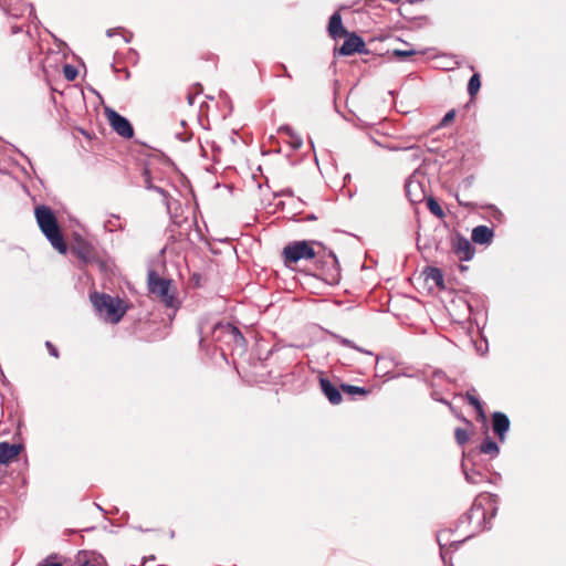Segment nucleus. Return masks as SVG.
<instances>
[{
  "label": "nucleus",
  "instance_id": "1",
  "mask_svg": "<svg viewBox=\"0 0 566 566\" xmlns=\"http://www.w3.org/2000/svg\"><path fill=\"white\" fill-rule=\"evenodd\" d=\"M147 284L151 296L161 303L167 310L172 311V313L169 314V317L172 318L181 306V301L178 297L177 286L174 281L161 277L156 271L149 270Z\"/></svg>",
  "mask_w": 566,
  "mask_h": 566
},
{
  "label": "nucleus",
  "instance_id": "2",
  "mask_svg": "<svg viewBox=\"0 0 566 566\" xmlns=\"http://www.w3.org/2000/svg\"><path fill=\"white\" fill-rule=\"evenodd\" d=\"M34 212L41 231L50 241L52 247L62 254L66 253L67 245L63 239L53 211L46 206H39L35 208Z\"/></svg>",
  "mask_w": 566,
  "mask_h": 566
},
{
  "label": "nucleus",
  "instance_id": "3",
  "mask_svg": "<svg viewBox=\"0 0 566 566\" xmlns=\"http://www.w3.org/2000/svg\"><path fill=\"white\" fill-rule=\"evenodd\" d=\"M91 301L98 315L106 322L116 324L125 315V307H122V301L105 293L91 294Z\"/></svg>",
  "mask_w": 566,
  "mask_h": 566
},
{
  "label": "nucleus",
  "instance_id": "4",
  "mask_svg": "<svg viewBox=\"0 0 566 566\" xmlns=\"http://www.w3.org/2000/svg\"><path fill=\"white\" fill-rule=\"evenodd\" d=\"M484 502L492 509L491 517H493L496 512V495L488 494L485 496H479L478 499H475L469 513L463 515L460 522L472 523L473 521H475V530L478 531L490 528V523L486 521V509L484 506Z\"/></svg>",
  "mask_w": 566,
  "mask_h": 566
},
{
  "label": "nucleus",
  "instance_id": "5",
  "mask_svg": "<svg viewBox=\"0 0 566 566\" xmlns=\"http://www.w3.org/2000/svg\"><path fill=\"white\" fill-rule=\"evenodd\" d=\"M315 255L312 243L307 241H294L283 249V258L286 264L296 263L301 260H311Z\"/></svg>",
  "mask_w": 566,
  "mask_h": 566
},
{
  "label": "nucleus",
  "instance_id": "6",
  "mask_svg": "<svg viewBox=\"0 0 566 566\" xmlns=\"http://www.w3.org/2000/svg\"><path fill=\"white\" fill-rule=\"evenodd\" d=\"M107 119L112 128L124 138H132L134 129L129 120L114 109L106 111Z\"/></svg>",
  "mask_w": 566,
  "mask_h": 566
},
{
  "label": "nucleus",
  "instance_id": "7",
  "mask_svg": "<svg viewBox=\"0 0 566 566\" xmlns=\"http://www.w3.org/2000/svg\"><path fill=\"white\" fill-rule=\"evenodd\" d=\"M213 335L216 339H220V335L224 336L229 342H233L238 346L244 345V337L238 327L233 326L230 323H219L214 326Z\"/></svg>",
  "mask_w": 566,
  "mask_h": 566
},
{
  "label": "nucleus",
  "instance_id": "8",
  "mask_svg": "<svg viewBox=\"0 0 566 566\" xmlns=\"http://www.w3.org/2000/svg\"><path fill=\"white\" fill-rule=\"evenodd\" d=\"M346 39L339 48V54L344 56L352 55L354 53H366V44L364 40L356 33H348L345 35Z\"/></svg>",
  "mask_w": 566,
  "mask_h": 566
},
{
  "label": "nucleus",
  "instance_id": "9",
  "mask_svg": "<svg viewBox=\"0 0 566 566\" xmlns=\"http://www.w3.org/2000/svg\"><path fill=\"white\" fill-rule=\"evenodd\" d=\"M322 271L325 275V281L328 283H336L339 279V263L333 251L328 252L327 260L319 261Z\"/></svg>",
  "mask_w": 566,
  "mask_h": 566
},
{
  "label": "nucleus",
  "instance_id": "10",
  "mask_svg": "<svg viewBox=\"0 0 566 566\" xmlns=\"http://www.w3.org/2000/svg\"><path fill=\"white\" fill-rule=\"evenodd\" d=\"M492 428L493 432L497 436L499 440L503 442L505 440L506 432L510 429L509 417L501 412L495 411L492 413Z\"/></svg>",
  "mask_w": 566,
  "mask_h": 566
},
{
  "label": "nucleus",
  "instance_id": "11",
  "mask_svg": "<svg viewBox=\"0 0 566 566\" xmlns=\"http://www.w3.org/2000/svg\"><path fill=\"white\" fill-rule=\"evenodd\" d=\"M319 386L332 405H339L343 400L340 390L335 387L327 378H319Z\"/></svg>",
  "mask_w": 566,
  "mask_h": 566
},
{
  "label": "nucleus",
  "instance_id": "12",
  "mask_svg": "<svg viewBox=\"0 0 566 566\" xmlns=\"http://www.w3.org/2000/svg\"><path fill=\"white\" fill-rule=\"evenodd\" d=\"M328 33L334 40L348 34L347 30L343 27L342 15L338 11L334 12L329 18Z\"/></svg>",
  "mask_w": 566,
  "mask_h": 566
},
{
  "label": "nucleus",
  "instance_id": "13",
  "mask_svg": "<svg viewBox=\"0 0 566 566\" xmlns=\"http://www.w3.org/2000/svg\"><path fill=\"white\" fill-rule=\"evenodd\" d=\"M469 460L470 457L464 454V458L461 463L465 481L470 484H480L484 482L486 480V476L481 471L468 468Z\"/></svg>",
  "mask_w": 566,
  "mask_h": 566
},
{
  "label": "nucleus",
  "instance_id": "14",
  "mask_svg": "<svg viewBox=\"0 0 566 566\" xmlns=\"http://www.w3.org/2000/svg\"><path fill=\"white\" fill-rule=\"evenodd\" d=\"M494 232L486 226H478L472 230V241L479 244H490Z\"/></svg>",
  "mask_w": 566,
  "mask_h": 566
},
{
  "label": "nucleus",
  "instance_id": "15",
  "mask_svg": "<svg viewBox=\"0 0 566 566\" xmlns=\"http://www.w3.org/2000/svg\"><path fill=\"white\" fill-rule=\"evenodd\" d=\"M22 449L21 444H11L9 442H0V463L6 464L15 458Z\"/></svg>",
  "mask_w": 566,
  "mask_h": 566
},
{
  "label": "nucleus",
  "instance_id": "16",
  "mask_svg": "<svg viewBox=\"0 0 566 566\" xmlns=\"http://www.w3.org/2000/svg\"><path fill=\"white\" fill-rule=\"evenodd\" d=\"M406 195L412 203L421 202L426 197L420 182L415 180L406 182Z\"/></svg>",
  "mask_w": 566,
  "mask_h": 566
},
{
  "label": "nucleus",
  "instance_id": "17",
  "mask_svg": "<svg viewBox=\"0 0 566 566\" xmlns=\"http://www.w3.org/2000/svg\"><path fill=\"white\" fill-rule=\"evenodd\" d=\"M455 252L460 260L470 261L474 255V249L471 242L465 238H459L455 244Z\"/></svg>",
  "mask_w": 566,
  "mask_h": 566
},
{
  "label": "nucleus",
  "instance_id": "18",
  "mask_svg": "<svg viewBox=\"0 0 566 566\" xmlns=\"http://www.w3.org/2000/svg\"><path fill=\"white\" fill-rule=\"evenodd\" d=\"M74 252L85 263H88L94 259L92 247L85 242L77 244L74 248Z\"/></svg>",
  "mask_w": 566,
  "mask_h": 566
},
{
  "label": "nucleus",
  "instance_id": "19",
  "mask_svg": "<svg viewBox=\"0 0 566 566\" xmlns=\"http://www.w3.org/2000/svg\"><path fill=\"white\" fill-rule=\"evenodd\" d=\"M480 452L484 454H490L492 458H495L500 453V448L495 441L490 438H486L480 446Z\"/></svg>",
  "mask_w": 566,
  "mask_h": 566
},
{
  "label": "nucleus",
  "instance_id": "20",
  "mask_svg": "<svg viewBox=\"0 0 566 566\" xmlns=\"http://www.w3.org/2000/svg\"><path fill=\"white\" fill-rule=\"evenodd\" d=\"M332 337L338 343L340 344L342 346H345V347H349V348H353L359 353H364V354H367V355H373L371 352L367 350V349H364L359 346H357L354 342H352L350 339L346 338V337H343L338 334H335L333 333L332 334Z\"/></svg>",
  "mask_w": 566,
  "mask_h": 566
},
{
  "label": "nucleus",
  "instance_id": "21",
  "mask_svg": "<svg viewBox=\"0 0 566 566\" xmlns=\"http://www.w3.org/2000/svg\"><path fill=\"white\" fill-rule=\"evenodd\" d=\"M427 280H431L438 287H443V273L438 268H428L427 271Z\"/></svg>",
  "mask_w": 566,
  "mask_h": 566
},
{
  "label": "nucleus",
  "instance_id": "22",
  "mask_svg": "<svg viewBox=\"0 0 566 566\" xmlns=\"http://www.w3.org/2000/svg\"><path fill=\"white\" fill-rule=\"evenodd\" d=\"M340 389L343 392H345L346 395H349V396H355V395L366 396L369 394V390L366 389L365 387H358V386H354V385H349V384H342Z\"/></svg>",
  "mask_w": 566,
  "mask_h": 566
},
{
  "label": "nucleus",
  "instance_id": "23",
  "mask_svg": "<svg viewBox=\"0 0 566 566\" xmlns=\"http://www.w3.org/2000/svg\"><path fill=\"white\" fill-rule=\"evenodd\" d=\"M468 402L474 407L479 413L484 417V411L480 399L475 395V389L468 390L465 394Z\"/></svg>",
  "mask_w": 566,
  "mask_h": 566
},
{
  "label": "nucleus",
  "instance_id": "24",
  "mask_svg": "<svg viewBox=\"0 0 566 566\" xmlns=\"http://www.w3.org/2000/svg\"><path fill=\"white\" fill-rule=\"evenodd\" d=\"M481 87V80L478 73H474L468 83V93L470 96H474Z\"/></svg>",
  "mask_w": 566,
  "mask_h": 566
},
{
  "label": "nucleus",
  "instance_id": "25",
  "mask_svg": "<svg viewBox=\"0 0 566 566\" xmlns=\"http://www.w3.org/2000/svg\"><path fill=\"white\" fill-rule=\"evenodd\" d=\"M427 206H428V209L430 210V212L432 214H434L436 217L441 218L444 216V212H443L441 206L438 203V201L434 198L430 197L428 199Z\"/></svg>",
  "mask_w": 566,
  "mask_h": 566
},
{
  "label": "nucleus",
  "instance_id": "26",
  "mask_svg": "<svg viewBox=\"0 0 566 566\" xmlns=\"http://www.w3.org/2000/svg\"><path fill=\"white\" fill-rule=\"evenodd\" d=\"M448 536H449V531H441L437 535V539H438V543L440 546V555L443 560H446V551L444 549L447 546Z\"/></svg>",
  "mask_w": 566,
  "mask_h": 566
},
{
  "label": "nucleus",
  "instance_id": "27",
  "mask_svg": "<svg viewBox=\"0 0 566 566\" xmlns=\"http://www.w3.org/2000/svg\"><path fill=\"white\" fill-rule=\"evenodd\" d=\"M454 438L459 446H464L469 441L470 436L465 429L458 427L454 430Z\"/></svg>",
  "mask_w": 566,
  "mask_h": 566
},
{
  "label": "nucleus",
  "instance_id": "28",
  "mask_svg": "<svg viewBox=\"0 0 566 566\" xmlns=\"http://www.w3.org/2000/svg\"><path fill=\"white\" fill-rule=\"evenodd\" d=\"M63 75L67 81H73L77 76V70L71 64H65L63 66Z\"/></svg>",
  "mask_w": 566,
  "mask_h": 566
},
{
  "label": "nucleus",
  "instance_id": "29",
  "mask_svg": "<svg viewBox=\"0 0 566 566\" xmlns=\"http://www.w3.org/2000/svg\"><path fill=\"white\" fill-rule=\"evenodd\" d=\"M392 54L399 59H407L411 55H415L416 54V51L415 50H394L392 51Z\"/></svg>",
  "mask_w": 566,
  "mask_h": 566
},
{
  "label": "nucleus",
  "instance_id": "30",
  "mask_svg": "<svg viewBox=\"0 0 566 566\" xmlns=\"http://www.w3.org/2000/svg\"><path fill=\"white\" fill-rule=\"evenodd\" d=\"M148 190H154L157 193H159L164 198V203L169 208V203L167 201L168 193L165 189L158 187V186H146Z\"/></svg>",
  "mask_w": 566,
  "mask_h": 566
},
{
  "label": "nucleus",
  "instance_id": "31",
  "mask_svg": "<svg viewBox=\"0 0 566 566\" xmlns=\"http://www.w3.org/2000/svg\"><path fill=\"white\" fill-rule=\"evenodd\" d=\"M55 559L56 556H49L38 566H62V564L56 562Z\"/></svg>",
  "mask_w": 566,
  "mask_h": 566
},
{
  "label": "nucleus",
  "instance_id": "32",
  "mask_svg": "<svg viewBox=\"0 0 566 566\" xmlns=\"http://www.w3.org/2000/svg\"><path fill=\"white\" fill-rule=\"evenodd\" d=\"M290 136L293 137V147L295 148H300L302 146V139L298 137V136H293L292 134V129L290 127H284L283 128Z\"/></svg>",
  "mask_w": 566,
  "mask_h": 566
},
{
  "label": "nucleus",
  "instance_id": "33",
  "mask_svg": "<svg viewBox=\"0 0 566 566\" xmlns=\"http://www.w3.org/2000/svg\"><path fill=\"white\" fill-rule=\"evenodd\" d=\"M45 347L48 348L50 355L57 358L59 357V350L49 340L45 342Z\"/></svg>",
  "mask_w": 566,
  "mask_h": 566
},
{
  "label": "nucleus",
  "instance_id": "34",
  "mask_svg": "<svg viewBox=\"0 0 566 566\" xmlns=\"http://www.w3.org/2000/svg\"><path fill=\"white\" fill-rule=\"evenodd\" d=\"M454 116H455V111L454 109L449 111L442 118L441 124L447 125L449 122L453 120Z\"/></svg>",
  "mask_w": 566,
  "mask_h": 566
},
{
  "label": "nucleus",
  "instance_id": "35",
  "mask_svg": "<svg viewBox=\"0 0 566 566\" xmlns=\"http://www.w3.org/2000/svg\"><path fill=\"white\" fill-rule=\"evenodd\" d=\"M27 9L29 10V18L34 22L36 20V15L34 14V9L32 4H28Z\"/></svg>",
  "mask_w": 566,
  "mask_h": 566
},
{
  "label": "nucleus",
  "instance_id": "36",
  "mask_svg": "<svg viewBox=\"0 0 566 566\" xmlns=\"http://www.w3.org/2000/svg\"><path fill=\"white\" fill-rule=\"evenodd\" d=\"M434 377H438V378H443L446 376V374L442 371V370H437L433 373Z\"/></svg>",
  "mask_w": 566,
  "mask_h": 566
},
{
  "label": "nucleus",
  "instance_id": "37",
  "mask_svg": "<svg viewBox=\"0 0 566 566\" xmlns=\"http://www.w3.org/2000/svg\"><path fill=\"white\" fill-rule=\"evenodd\" d=\"M187 99H188V104L189 105H193L195 104V96L193 95L188 94Z\"/></svg>",
  "mask_w": 566,
  "mask_h": 566
},
{
  "label": "nucleus",
  "instance_id": "38",
  "mask_svg": "<svg viewBox=\"0 0 566 566\" xmlns=\"http://www.w3.org/2000/svg\"><path fill=\"white\" fill-rule=\"evenodd\" d=\"M436 399L438 400V398H436ZM439 401H441V402L448 405L450 408H452V406H451V403L449 401L443 400V399H439Z\"/></svg>",
  "mask_w": 566,
  "mask_h": 566
},
{
  "label": "nucleus",
  "instance_id": "39",
  "mask_svg": "<svg viewBox=\"0 0 566 566\" xmlns=\"http://www.w3.org/2000/svg\"><path fill=\"white\" fill-rule=\"evenodd\" d=\"M81 566H95L94 564L90 563V562H85L83 563Z\"/></svg>",
  "mask_w": 566,
  "mask_h": 566
},
{
  "label": "nucleus",
  "instance_id": "40",
  "mask_svg": "<svg viewBox=\"0 0 566 566\" xmlns=\"http://www.w3.org/2000/svg\"><path fill=\"white\" fill-rule=\"evenodd\" d=\"M462 543V541L452 542V545H455L457 547Z\"/></svg>",
  "mask_w": 566,
  "mask_h": 566
},
{
  "label": "nucleus",
  "instance_id": "41",
  "mask_svg": "<svg viewBox=\"0 0 566 566\" xmlns=\"http://www.w3.org/2000/svg\"><path fill=\"white\" fill-rule=\"evenodd\" d=\"M146 186H154L149 179L146 180Z\"/></svg>",
  "mask_w": 566,
  "mask_h": 566
},
{
  "label": "nucleus",
  "instance_id": "42",
  "mask_svg": "<svg viewBox=\"0 0 566 566\" xmlns=\"http://www.w3.org/2000/svg\"><path fill=\"white\" fill-rule=\"evenodd\" d=\"M112 35H113L112 31H111V30H108V31H107V36H112Z\"/></svg>",
  "mask_w": 566,
  "mask_h": 566
}]
</instances>
